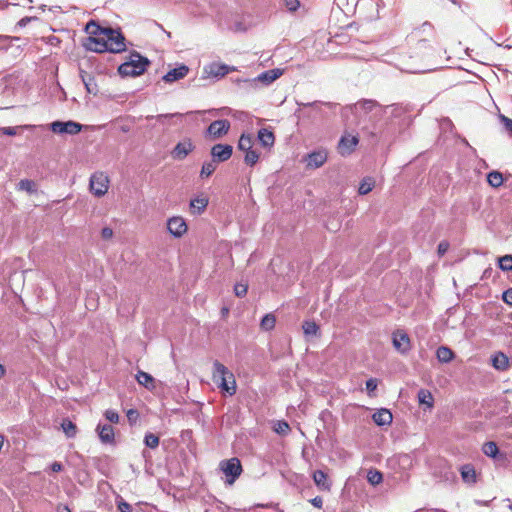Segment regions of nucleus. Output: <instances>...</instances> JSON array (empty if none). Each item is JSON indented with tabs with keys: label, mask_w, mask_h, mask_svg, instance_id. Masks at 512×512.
Listing matches in <instances>:
<instances>
[{
	"label": "nucleus",
	"mask_w": 512,
	"mask_h": 512,
	"mask_svg": "<svg viewBox=\"0 0 512 512\" xmlns=\"http://www.w3.org/2000/svg\"><path fill=\"white\" fill-rule=\"evenodd\" d=\"M436 357L441 363H449L454 359L455 354L449 347L441 346L436 351Z\"/></svg>",
	"instance_id": "obj_26"
},
{
	"label": "nucleus",
	"mask_w": 512,
	"mask_h": 512,
	"mask_svg": "<svg viewBox=\"0 0 512 512\" xmlns=\"http://www.w3.org/2000/svg\"><path fill=\"white\" fill-rule=\"evenodd\" d=\"M231 124L227 119L213 121L206 130V136L212 140L225 136L230 130Z\"/></svg>",
	"instance_id": "obj_7"
},
{
	"label": "nucleus",
	"mask_w": 512,
	"mask_h": 512,
	"mask_svg": "<svg viewBox=\"0 0 512 512\" xmlns=\"http://www.w3.org/2000/svg\"><path fill=\"white\" fill-rule=\"evenodd\" d=\"M144 443L147 447L155 449L159 445V437L153 433H147L144 438Z\"/></svg>",
	"instance_id": "obj_39"
},
{
	"label": "nucleus",
	"mask_w": 512,
	"mask_h": 512,
	"mask_svg": "<svg viewBox=\"0 0 512 512\" xmlns=\"http://www.w3.org/2000/svg\"><path fill=\"white\" fill-rule=\"evenodd\" d=\"M487 182L493 188H499L503 185L504 177L498 171H491L487 175Z\"/></svg>",
	"instance_id": "obj_29"
},
{
	"label": "nucleus",
	"mask_w": 512,
	"mask_h": 512,
	"mask_svg": "<svg viewBox=\"0 0 512 512\" xmlns=\"http://www.w3.org/2000/svg\"><path fill=\"white\" fill-rule=\"evenodd\" d=\"M328 158V153L325 149L313 151L306 156L307 168L316 169L325 164Z\"/></svg>",
	"instance_id": "obj_14"
},
{
	"label": "nucleus",
	"mask_w": 512,
	"mask_h": 512,
	"mask_svg": "<svg viewBox=\"0 0 512 512\" xmlns=\"http://www.w3.org/2000/svg\"><path fill=\"white\" fill-rule=\"evenodd\" d=\"M248 285L246 283H237L234 286V293L237 297H244L247 294Z\"/></svg>",
	"instance_id": "obj_42"
},
{
	"label": "nucleus",
	"mask_w": 512,
	"mask_h": 512,
	"mask_svg": "<svg viewBox=\"0 0 512 512\" xmlns=\"http://www.w3.org/2000/svg\"><path fill=\"white\" fill-rule=\"evenodd\" d=\"M276 317L273 313L266 314L260 322V328L264 331H271L275 328Z\"/></svg>",
	"instance_id": "obj_32"
},
{
	"label": "nucleus",
	"mask_w": 512,
	"mask_h": 512,
	"mask_svg": "<svg viewBox=\"0 0 512 512\" xmlns=\"http://www.w3.org/2000/svg\"><path fill=\"white\" fill-rule=\"evenodd\" d=\"M210 153L214 161L225 162L231 158L233 147L229 144H215Z\"/></svg>",
	"instance_id": "obj_11"
},
{
	"label": "nucleus",
	"mask_w": 512,
	"mask_h": 512,
	"mask_svg": "<svg viewBox=\"0 0 512 512\" xmlns=\"http://www.w3.org/2000/svg\"><path fill=\"white\" fill-rule=\"evenodd\" d=\"M236 71V67L228 66L223 63L213 62L206 67H204V72L209 77H224L230 72Z\"/></svg>",
	"instance_id": "obj_12"
},
{
	"label": "nucleus",
	"mask_w": 512,
	"mask_h": 512,
	"mask_svg": "<svg viewBox=\"0 0 512 512\" xmlns=\"http://www.w3.org/2000/svg\"><path fill=\"white\" fill-rule=\"evenodd\" d=\"M448 249H449V243L446 241H442L438 245V254L440 256H443L447 252Z\"/></svg>",
	"instance_id": "obj_50"
},
{
	"label": "nucleus",
	"mask_w": 512,
	"mask_h": 512,
	"mask_svg": "<svg viewBox=\"0 0 512 512\" xmlns=\"http://www.w3.org/2000/svg\"><path fill=\"white\" fill-rule=\"evenodd\" d=\"M310 503H311L314 507H316V508H318V509H321V508H322V506H323V499H322V497H320V496H316V497H314L313 499H311V500H310Z\"/></svg>",
	"instance_id": "obj_51"
},
{
	"label": "nucleus",
	"mask_w": 512,
	"mask_h": 512,
	"mask_svg": "<svg viewBox=\"0 0 512 512\" xmlns=\"http://www.w3.org/2000/svg\"><path fill=\"white\" fill-rule=\"evenodd\" d=\"M393 345L401 353H406L411 349L410 338L404 331L393 333Z\"/></svg>",
	"instance_id": "obj_15"
},
{
	"label": "nucleus",
	"mask_w": 512,
	"mask_h": 512,
	"mask_svg": "<svg viewBox=\"0 0 512 512\" xmlns=\"http://www.w3.org/2000/svg\"><path fill=\"white\" fill-rule=\"evenodd\" d=\"M5 375V368L2 364H0V378Z\"/></svg>",
	"instance_id": "obj_58"
},
{
	"label": "nucleus",
	"mask_w": 512,
	"mask_h": 512,
	"mask_svg": "<svg viewBox=\"0 0 512 512\" xmlns=\"http://www.w3.org/2000/svg\"><path fill=\"white\" fill-rule=\"evenodd\" d=\"M136 380L140 385L144 386L148 390L155 389V380L147 372L139 370L136 374Z\"/></svg>",
	"instance_id": "obj_25"
},
{
	"label": "nucleus",
	"mask_w": 512,
	"mask_h": 512,
	"mask_svg": "<svg viewBox=\"0 0 512 512\" xmlns=\"http://www.w3.org/2000/svg\"><path fill=\"white\" fill-rule=\"evenodd\" d=\"M359 143V138L356 135L345 134L341 137L338 143V152L342 156L350 155Z\"/></svg>",
	"instance_id": "obj_10"
},
{
	"label": "nucleus",
	"mask_w": 512,
	"mask_h": 512,
	"mask_svg": "<svg viewBox=\"0 0 512 512\" xmlns=\"http://www.w3.org/2000/svg\"><path fill=\"white\" fill-rule=\"evenodd\" d=\"M253 145H254L253 136L251 134L242 133L238 140L237 148L240 151L245 152V151L253 149Z\"/></svg>",
	"instance_id": "obj_27"
},
{
	"label": "nucleus",
	"mask_w": 512,
	"mask_h": 512,
	"mask_svg": "<svg viewBox=\"0 0 512 512\" xmlns=\"http://www.w3.org/2000/svg\"><path fill=\"white\" fill-rule=\"evenodd\" d=\"M101 237L105 240L111 239L113 237V230L109 227L102 228Z\"/></svg>",
	"instance_id": "obj_49"
},
{
	"label": "nucleus",
	"mask_w": 512,
	"mask_h": 512,
	"mask_svg": "<svg viewBox=\"0 0 512 512\" xmlns=\"http://www.w3.org/2000/svg\"><path fill=\"white\" fill-rule=\"evenodd\" d=\"M148 65L149 61L147 58L134 53L130 55L128 61L119 66L118 72L122 76H139L146 71Z\"/></svg>",
	"instance_id": "obj_4"
},
{
	"label": "nucleus",
	"mask_w": 512,
	"mask_h": 512,
	"mask_svg": "<svg viewBox=\"0 0 512 512\" xmlns=\"http://www.w3.org/2000/svg\"><path fill=\"white\" fill-rule=\"evenodd\" d=\"M418 401L422 405H426L428 409H432L434 406V397L432 393L427 389H420L418 391Z\"/></svg>",
	"instance_id": "obj_28"
},
{
	"label": "nucleus",
	"mask_w": 512,
	"mask_h": 512,
	"mask_svg": "<svg viewBox=\"0 0 512 512\" xmlns=\"http://www.w3.org/2000/svg\"><path fill=\"white\" fill-rule=\"evenodd\" d=\"M1 132L5 135H14L16 133L15 129L12 127H3L1 128Z\"/></svg>",
	"instance_id": "obj_56"
},
{
	"label": "nucleus",
	"mask_w": 512,
	"mask_h": 512,
	"mask_svg": "<svg viewBox=\"0 0 512 512\" xmlns=\"http://www.w3.org/2000/svg\"><path fill=\"white\" fill-rule=\"evenodd\" d=\"M188 72H189V68L186 65L182 64V65L168 71L163 76V80L166 83H172L177 80L183 79L188 74Z\"/></svg>",
	"instance_id": "obj_18"
},
{
	"label": "nucleus",
	"mask_w": 512,
	"mask_h": 512,
	"mask_svg": "<svg viewBox=\"0 0 512 512\" xmlns=\"http://www.w3.org/2000/svg\"><path fill=\"white\" fill-rule=\"evenodd\" d=\"M20 190H25L27 192L32 191V181L25 179L21 180L18 184Z\"/></svg>",
	"instance_id": "obj_46"
},
{
	"label": "nucleus",
	"mask_w": 512,
	"mask_h": 512,
	"mask_svg": "<svg viewBox=\"0 0 512 512\" xmlns=\"http://www.w3.org/2000/svg\"><path fill=\"white\" fill-rule=\"evenodd\" d=\"M377 386L378 382L377 379L375 378H371L366 381V390L368 391L369 394L373 393L377 389Z\"/></svg>",
	"instance_id": "obj_45"
},
{
	"label": "nucleus",
	"mask_w": 512,
	"mask_h": 512,
	"mask_svg": "<svg viewBox=\"0 0 512 512\" xmlns=\"http://www.w3.org/2000/svg\"><path fill=\"white\" fill-rule=\"evenodd\" d=\"M372 419L378 426H384L392 423L393 416L388 409L381 408L372 415Z\"/></svg>",
	"instance_id": "obj_21"
},
{
	"label": "nucleus",
	"mask_w": 512,
	"mask_h": 512,
	"mask_svg": "<svg viewBox=\"0 0 512 512\" xmlns=\"http://www.w3.org/2000/svg\"><path fill=\"white\" fill-rule=\"evenodd\" d=\"M285 6L290 12H295L300 7L299 0H285Z\"/></svg>",
	"instance_id": "obj_44"
},
{
	"label": "nucleus",
	"mask_w": 512,
	"mask_h": 512,
	"mask_svg": "<svg viewBox=\"0 0 512 512\" xmlns=\"http://www.w3.org/2000/svg\"><path fill=\"white\" fill-rule=\"evenodd\" d=\"M258 141L260 142L261 146L264 148H272L275 143V135L274 133L267 129V128H261L258 131L257 134Z\"/></svg>",
	"instance_id": "obj_20"
},
{
	"label": "nucleus",
	"mask_w": 512,
	"mask_h": 512,
	"mask_svg": "<svg viewBox=\"0 0 512 512\" xmlns=\"http://www.w3.org/2000/svg\"><path fill=\"white\" fill-rule=\"evenodd\" d=\"M363 108L365 109H372L373 107L376 106V102L373 101V100H364L363 102L360 103Z\"/></svg>",
	"instance_id": "obj_53"
},
{
	"label": "nucleus",
	"mask_w": 512,
	"mask_h": 512,
	"mask_svg": "<svg viewBox=\"0 0 512 512\" xmlns=\"http://www.w3.org/2000/svg\"><path fill=\"white\" fill-rule=\"evenodd\" d=\"M302 329L305 335L316 336L319 332V326L314 321H304Z\"/></svg>",
	"instance_id": "obj_37"
},
{
	"label": "nucleus",
	"mask_w": 512,
	"mask_h": 512,
	"mask_svg": "<svg viewBox=\"0 0 512 512\" xmlns=\"http://www.w3.org/2000/svg\"><path fill=\"white\" fill-rule=\"evenodd\" d=\"M461 478L465 483L475 484L477 481L476 470L473 465L465 464L460 468Z\"/></svg>",
	"instance_id": "obj_22"
},
{
	"label": "nucleus",
	"mask_w": 512,
	"mask_h": 512,
	"mask_svg": "<svg viewBox=\"0 0 512 512\" xmlns=\"http://www.w3.org/2000/svg\"><path fill=\"white\" fill-rule=\"evenodd\" d=\"M273 431L279 435H288L291 431L290 425L285 420H278L273 425Z\"/></svg>",
	"instance_id": "obj_33"
},
{
	"label": "nucleus",
	"mask_w": 512,
	"mask_h": 512,
	"mask_svg": "<svg viewBox=\"0 0 512 512\" xmlns=\"http://www.w3.org/2000/svg\"><path fill=\"white\" fill-rule=\"evenodd\" d=\"M57 512H71V510L67 505L59 504L57 506Z\"/></svg>",
	"instance_id": "obj_57"
},
{
	"label": "nucleus",
	"mask_w": 512,
	"mask_h": 512,
	"mask_svg": "<svg viewBox=\"0 0 512 512\" xmlns=\"http://www.w3.org/2000/svg\"><path fill=\"white\" fill-rule=\"evenodd\" d=\"M51 130L57 134L76 135L82 130V125L74 121H55L50 124Z\"/></svg>",
	"instance_id": "obj_8"
},
{
	"label": "nucleus",
	"mask_w": 512,
	"mask_h": 512,
	"mask_svg": "<svg viewBox=\"0 0 512 512\" xmlns=\"http://www.w3.org/2000/svg\"><path fill=\"white\" fill-rule=\"evenodd\" d=\"M127 417H128L130 422L135 421L138 418V412L136 410H134V409H130L127 412Z\"/></svg>",
	"instance_id": "obj_54"
},
{
	"label": "nucleus",
	"mask_w": 512,
	"mask_h": 512,
	"mask_svg": "<svg viewBox=\"0 0 512 512\" xmlns=\"http://www.w3.org/2000/svg\"><path fill=\"white\" fill-rule=\"evenodd\" d=\"M491 365L498 371H507L510 368V361L505 353L499 351L491 356Z\"/></svg>",
	"instance_id": "obj_17"
},
{
	"label": "nucleus",
	"mask_w": 512,
	"mask_h": 512,
	"mask_svg": "<svg viewBox=\"0 0 512 512\" xmlns=\"http://www.w3.org/2000/svg\"><path fill=\"white\" fill-rule=\"evenodd\" d=\"M117 508L120 512H132V506L124 500L117 503Z\"/></svg>",
	"instance_id": "obj_47"
},
{
	"label": "nucleus",
	"mask_w": 512,
	"mask_h": 512,
	"mask_svg": "<svg viewBox=\"0 0 512 512\" xmlns=\"http://www.w3.org/2000/svg\"><path fill=\"white\" fill-rule=\"evenodd\" d=\"M61 428L68 438H74L77 434V426L68 418L63 419Z\"/></svg>",
	"instance_id": "obj_30"
},
{
	"label": "nucleus",
	"mask_w": 512,
	"mask_h": 512,
	"mask_svg": "<svg viewBox=\"0 0 512 512\" xmlns=\"http://www.w3.org/2000/svg\"><path fill=\"white\" fill-rule=\"evenodd\" d=\"M109 184L108 175L102 171L95 172L90 177V191L97 197H102L108 192Z\"/></svg>",
	"instance_id": "obj_5"
},
{
	"label": "nucleus",
	"mask_w": 512,
	"mask_h": 512,
	"mask_svg": "<svg viewBox=\"0 0 512 512\" xmlns=\"http://www.w3.org/2000/svg\"><path fill=\"white\" fill-rule=\"evenodd\" d=\"M31 21L30 17H24L20 21L17 22L16 27H25Z\"/></svg>",
	"instance_id": "obj_55"
},
{
	"label": "nucleus",
	"mask_w": 512,
	"mask_h": 512,
	"mask_svg": "<svg viewBox=\"0 0 512 512\" xmlns=\"http://www.w3.org/2000/svg\"><path fill=\"white\" fill-rule=\"evenodd\" d=\"M259 158H260V154L256 150L251 149V150L245 151L244 162L248 166L253 167L254 165H256V163L259 161Z\"/></svg>",
	"instance_id": "obj_36"
},
{
	"label": "nucleus",
	"mask_w": 512,
	"mask_h": 512,
	"mask_svg": "<svg viewBox=\"0 0 512 512\" xmlns=\"http://www.w3.org/2000/svg\"><path fill=\"white\" fill-rule=\"evenodd\" d=\"M105 418L110 421L111 423H118L119 422V415L114 410H106L105 411Z\"/></svg>",
	"instance_id": "obj_43"
},
{
	"label": "nucleus",
	"mask_w": 512,
	"mask_h": 512,
	"mask_svg": "<svg viewBox=\"0 0 512 512\" xmlns=\"http://www.w3.org/2000/svg\"><path fill=\"white\" fill-rule=\"evenodd\" d=\"M436 38V30L434 25L425 21L420 26L414 28L407 36L409 44L416 47H428Z\"/></svg>",
	"instance_id": "obj_3"
},
{
	"label": "nucleus",
	"mask_w": 512,
	"mask_h": 512,
	"mask_svg": "<svg viewBox=\"0 0 512 512\" xmlns=\"http://www.w3.org/2000/svg\"><path fill=\"white\" fill-rule=\"evenodd\" d=\"M212 379L217 384L218 388L228 393L230 396L236 393L237 384L234 374L217 360L213 363Z\"/></svg>",
	"instance_id": "obj_2"
},
{
	"label": "nucleus",
	"mask_w": 512,
	"mask_h": 512,
	"mask_svg": "<svg viewBox=\"0 0 512 512\" xmlns=\"http://www.w3.org/2000/svg\"><path fill=\"white\" fill-rule=\"evenodd\" d=\"M195 146L191 139H184L179 142L171 151V156L175 160L185 159L193 150Z\"/></svg>",
	"instance_id": "obj_13"
},
{
	"label": "nucleus",
	"mask_w": 512,
	"mask_h": 512,
	"mask_svg": "<svg viewBox=\"0 0 512 512\" xmlns=\"http://www.w3.org/2000/svg\"><path fill=\"white\" fill-rule=\"evenodd\" d=\"M167 229L171 235L180 238L188 231L185 219L181 216H173L167 220Z\"/></svg>",
	"instance_id": "obj_9"
},
{
	"label": "nucleus",
	"mask_w": 512,
	"mask_h": 512,
	"mask_svg": "<svg viewBox=\"0 0 512 512\" xmlns=\"http://www.w3.org/2000/svg\"><path fill=\"white\" fill-rule=\"evenodd\" d=\"M499 119L509 136L512 137V119L502 114L499 116Z\"/></svg>",
	"instance_id": "obj_41"
},
{
	"label": "nucleus",
	"mask_w": 512,
	"mask_h": 512,
	"mask_svg": "<svg viewBox=\"0 0 512 512\" xmlns=\"http://www.w3.org/2000/svg\"><path fill=\"white\" fill-rule=\"evenodd\" d=\"M499 268L503 271H512V255H504L500 257Z\"/></svg>",
	"instance_id": "obj_38"
},
{
	"label": "nucleus",
	"mask_w": 512,
	"mask_h": 512,
	"mask_svg": "<svg viewBox=\"0 0 512 512\" xmlns=\"http://www.w3.org/2000/svg\"><path fill=\"white\" fill-rule=\"evenodd\" d=\"M98 435L102 443L105 444H114L115 443V433L114 428L109 425H98L97 427Z\"/></svg>",
	"instance_id": "obj_19"
},
{
	"label": "nucleus",
	"mask_w": 512,
	"mask_h": 512,
	"mask_svg": "<svg viewBox=\"0 0 512 512\" xmlns=\"http://www.w3.org/2000/svg\"><path fill=\"white\" fill-rule=\"evenodd\" d=\"M85 85H86L87 90H88L89 92H91V89H90V87H89V84H88V83H85Z\"/></svg>",
	"instance_id": "obj_59"
},
{
	"label": "nucleus",
	"mask_w": 512,
	"mask_h": 512,
	"mask_svg": "<svg viewBox=\"0 0 512 512\" xmlns=\"http://www.w3.org/2000/svg\"><path fill=\"white\" fill-rule=\"evenodd\" d=\"M482 451L483 453L488 456V457H492V458H495L497 456V454L499 453V449H498V446L495 442L493 441H489V442H486L483 447H482Z\"/></svg>",
	"instance_id": "obj_35"
},
{
	"label": "nucleus",
	"mask_w": 512,
	"mask_h": 512,
	"mask_svg": "<svg viewBox=\"0 0 512 512\" xmlns=\"http://www.w3.org/2000/svg\"><path fill=\"white\" fill-rule=\"evenodd\" d=\"M282 74L283 71L279 68L271 69L258 75L257 80L264 84H270L278 79Z\"/></svg>",
	"instance_id": "obj_24"
},
{
	"label": "nucleus",
	"mask_w": 512,
	"mask_h": 512,
	"mask_svg": "<svg viewBox=\"0 0 512 512\" xmlns=\"http://www.w3.org/2000/svg\"><path fill=\"white\" fill-rule=\"evenodd\" d=\"M313 481L320 491L330 492L332 482L329 480L326 472L322 470H315L312 474Z\"/></svg>",
	"instance_id": "obj_16"
},
{
	"label": "nucleus",
	"mask_w": 512,
	"mask_h": 512,
	"mask_svg": "<svg viewBox=\"0 0 512 512\" xmlns=\"http://www.w3.org/2000/svg\"><path fill=\"white\" fill-rule=\"evenodd\" d=\"M50 470L52 472H61L63 470V465L60 463V462H53L51 465H50Z\"/></svg>",
	"instance_id": "obj_52"
},
{
	"label": "nucleus",
	"mask_w": 512,
	"mask_h": 512,
	"mask_svg": "<svg viewBox=\"0 0 512 512\" xmlns=\"http://www.w3.org/2000/svg\"><path fill=\"white\" fill-rule=\"evenodd\" d=\"M502 300H503L506 304H508V305L512 306V288H509V289H507V290H505V291L503 292V294H502Z\"/></svg>",
	"instance_id": "obj_48"
},
{
	"label": "nucleus",
	"mask_w": 512,
	"mask_h": 512,
	"mask_svg": "<svg viewBox=\"0 0 512 512\" xmlns=\"http://www.w3.org/2000/svg\"><path fill=\"white\" fill-rule=\"evenodd\" d=\"M216 168H217L216 161L211 160V161L205 162L202 165V168L200 171V176L202 178H208L215 172Z\"/></svg>",
	"instance_id": "obj_34"
},
{
	"label": "nucleus",
	"mask_w": 512,
	"mask_h": 512,
	"mask_svg": "<svg viewBox=\"0 0 512 512\" xmlns=\"http://www.w3.org/2000/svg\"><path fill=\"white\" fill-rule=\"evenodd\" d=\"M208 203L207 197H196L190 201V212L192 214H201L207 208Z\"/></svg>",
	"instance_id": "obj_23"
},
{
	"label": "nucleus",
	"mask_w": 512,
	"mask_h": 512,
	"mask_svg": "<svg viewBox=\"0 0 512 512\" xmlns=\"http://www.w3.org/2000/svg\"><path fill=\"white\" fill-rule=\"evenodd\" d=\"M89 34L85 46L97 52L121 53L126 50L125 37L112 28H102L95 21H90L85 28Z\"/></svg>",
	"instance_id": "obj_1"
},
{
	"label": "nucleus",
	"mask_w": 512,
	"mask_h": 512,
	"mask_svg": "<svg viewBox=\"0 0 512 512\" xmlns=\"http://www.w3.org/2000/svg\"><path fill=\"white\" fill-rule=\"evenodd\" d=\"M367 478L372 485H377L383 480L382 473L377 470H370L368 472Z\"/></svg>",
	"instance_id": "obj_40"
},
{
	"label": "nucleus",
	"mask_w": 512,
	"mask_h": 512,
	"mask_svg": "<svg viewBox=\"0 0 512 512\" xmlns=\"http://www.w3.org/2000/svg\"><path fill=\"white\" fill-rule=\"evenodd\" d=\"M220 468L223 473L229 477L227 479L228 484H233L235 480L242 473V465L238 458H231L220 463Z\"/></svg>",
	"instance_id": "obj_6"
},
{
	"label": "nucleus",
	"mask_w": 512,
	"mask_h": 512,
	"mask_svg": "<svg viewBox=\"0 0 512 512\" xmlns=\"http://www.w3.org/2000/svg\"><path fill=\"white\" fill-rule=\"evenodd\" d=\"M374 187H375V180H374V178H372V177H365V178H363V180L361 181V183L359 185L358 193L360 195H366L369 192H371L374 189Z\"/></svg>",
	"instance_id": "obj_31"
},
{
	"label": "nucleus",
	"mask_w": 512,
	"mask_h": 512,
	"mask_svg": "<svg viewBox=\"0 0 512 512\" xmlns=\"http://www.w3.org/2000/svg\"><path fill=\"white\" fill-rule=\"evenodd\" d=\"M511 189H512V182H511Z\"/></svg>",
	"instance_id": "obj_60"
}]
</instances>
